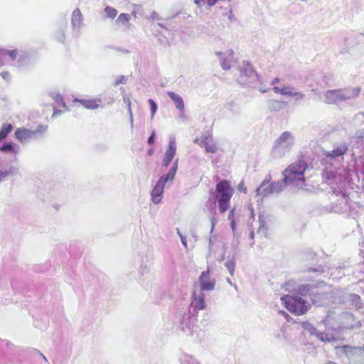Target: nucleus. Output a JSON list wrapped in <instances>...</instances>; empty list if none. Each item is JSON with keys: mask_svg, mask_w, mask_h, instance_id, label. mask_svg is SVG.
<instances>
[{"mask_svg": "<svg viewBox=\"0 0 364 364\" xmlns=\"http://www.w3.org/2000/svg\"><path fill=\"white\" fill-rule=\"evenodd\" d=\"M310 292V285H300L291 294L281 297L282 304L295 316L304 315L311 309L310 303L305 299Z\"/></svg>", "mask_w": 364, "mask_h": 364, "instance_id": "nucleus-1", "label": "nucleus"}, {"mask_svg": "<svg viewBox=\"0 0 364 364\" xmlns=\"http://www.w3.org/2000/svg\"><path fill=\"white\" fill-rule=\"evenodd\" d=\"M307 168V162L304 156H301L296 162L289 165L282 172L283 182L286 185L303 186L306 182L304 173Z\"/></svg>", "mask_w": 364, "mask_h": 364, "instance_id": "nucleus-2", "label": "nucleus"}, {"mask_svg": "<svg viewBox=\"0 0 364 364\" xmlns=\"http://www.w3.org/2000/svg\"><path fill=\"white\" fill-rule=\"evenodd\" d=\"M234 194V188L231 183L227 180H221L215 185L214 192L215 203H218V211L223 214L230 208V200Z\"/></svg>", "mask_w": 364, "mask_h": 364, "instance_id": "nucleus-3", "label": "nucleus"}, {"mask_svg": "<svg viewBox=\"0 0 364 364\" xmlns=\"http://www.w3.org/2000/svg\"><path fill=\"white\" fill-rule=\"evenodd\" d=\"M178 159H177L174 161L169 172L166 175L161 176L151 191V200L154 203L157 204L161 202L166 183L168 181H172L173 180L178 169Z\"/></svg>", "mask_w": 364, "mask_h": 364, "instance_id": "nucleus-4", "label": "nucleus"}, {"mask_svg": "<svg viewBox=\"0 0 364 364\" xmlns=\"http://www.w3.org/2000/svg\"><path fill=\"white\" fill-rule=\"evenodd\" d=\"M37 130H29L25 128H18L15 132V136L19 141L24 143L33 139L37 134Z\"/></svg>", "mask_w": 364, "mask_h": 364, "instance_id": "nucleus-5", "label": "nucleus"}, {"mask_svg": "<svg viewBox=\"0 0 364 364\" xmlns=\"http://www.w3.org/2000/svg\"><path fill=\"white\" fill-rule=\"evenodd\" d=\"M176 152V145L173 140L170 141L168 146L166 149L165 155L162 159V165L164 167H167L171 161L173 160Z\"/></svg>", "mask_w": 364, "mask_h": 364, "instance_id": "nucleus-6", "label": "nucleus"}, {"mask_svg": "<svg viewBox=\"0 0 364 364\" xmlns=\"http://www.w3.org/2000/svg\"><path fill=\"white\" fill-rule=\"evenodd\" d=\"M199 282L203 290L210 291L215 287V282L210 280V271L208 269L201 273Z\"/></svg>", "mask_w": 364, "mask_h": 364, "instance_id": "nucleus-7", "label": "nucleus"}, {"mask_svg": "<svg viewBox=\"0 0 364 364\" xmlns=\"http://www.w3.org/2000/svg\"><path fill=\"white\" fill-rule=\"evenodd\" d=\"M74 102H79L86 109H95L101 105L102 100L100 98L75 99Z\"/></svg>", "mask_w": 364, "mask_h": 364, "instance_id": "nucleus-8", "label": "nucleus"}, {"mask_svg": "<svg viewBox=\"0 0 364 364\" xmlns=\"http://www.w3.org/2000/svg\"><path fill=\"white\" fill-rule=\"evenodd\" d=\"M191 305L197 310L205 309L206 305L205 304V296L203 293L200 291L197 294L196 291H194L192 295Z\"/></svg>", "mask_w": 364, "mask_h": 364, "instance_id": "nucleus-9", "label": "nucleus"}, {"mask_svg": "<svg viewBox=\"0 0 364 364\" xmlns=\"http://www.w3.org/2000/svg\"><path fill=\"white\" fill-rule=\"evenodd\" d=\"M273 90L275 93L280 94L282 95L297 97L299 99H302L304 97V95L302 93L296 92L293 87L288 86L282 88L274 87Z\"/></svg>", "mask_w": 364, "mask_h": 364, "instance_id": "nucleus-10", "label": "nucleus"}, {"mask_svg": "<svg viewBox=\"0 0 364 364\" xmlns=\"http://www.w3.org/2000/svg\"><path fill=\"white\" fill-rule=\"evenodd\" d=\"M201 144L207 153L214 154L218 151V146L210 136H203L201 137Z\"/></svg>", "mask_w": 364, "mask_h": 364, "instance_id": "nucleus-11", "label": "nucleus"}, {"mask_svg": "<svg viewBox=\"0 0 364 364\" xmlns=\"http://www.w3.org/2000/svg\"><path fill=\"white\" fill-rule=\"evenodd\" d=\"M348 151V146L346 144H342L337 146L331 151H326L325 156L328 158L336 159L339 156H343Z\"/></svg>", "mask_w": 364, "mask_h": 364, "instance_id": "nucleus-12", "label": "nucleus"}, {"mask_svg": "<svg viewBox=\"0 0 364 364\" xmlns=\"http://www.w3.org/2000/svg\"><path fill=\"white\" fill-rule=\"evenodd\" d=\"M325 95L326 103L334 104L341 98V91L338 90H328Z\"/></svg>", "mask_w": 364, "mask_h": 364, "instance_id": "nucleus-13", "label": "nucleus"}, {"mask_svg": "<svg viewBox=\"0 0 364 364\" xmlns=\"http://www.w3.org/2000/svg\"><path fill=\"white\" fill-rule=\"evenodd\" d=\"M167 95L173 101L176 108L178 109L180 111H183L184 103L182 97L173 92H168Z\"/></svg>", "mask_w": 364, "mask_h": 364, "instance_id": "nucleus-14", "label": "nucleus"}, {"mask_svg": "<svg viewBox=\"0 0 364 364\" xmlns=\"http://www.w3.org/2000/svg\"><path fill=\"white\" fill-rule=\"evenodd\" d=\"M83 16L79 9H76L73 12L72 23L73 26H80L82 22Z\"/></svg>", "mask_w": 364, "mask_h": 364, "instance_id": "nucleus-15", "label": "nucleus"}, {"mask_svg": "<svg viewBox=\"0 0 364 364\" xmlns=\"http://www.w3.org/2000/svg\"><path fill=\"white\" fill-rule=\"evenodd\" d=\"M13 129L14 127L11 124L4 123L0 130V141L5 139Z\"/></svg>", "mask_w": 364, "mask_h": 364, "instance_id": "nucleus-16", "label": "nucleus"}, {"mask_svg": "<svg viewBox=\"0 0 364 364\" xmlns=\"http://www.w3.org/2000/svg\"><path fill=\"white\" fill-rule=\"evenodd\" d=\"M17 50H1L0 51V57L4 58L5 56L8 55L11 60H14L17 57Z\"/></svg>", "mask_w": 364, "mask_h": 364, "instance_id": "nucleus-17", "label": "nucleus"}, {"mask_svg": "<svg viewBox=\"0 0 364 364\" xmlns=\"http://www.w3.org/2000/svg\"><path fill=\"white\" fill-rule=\"evenodd\" d=\"M105 12L107 14V17L114 18L117 15V11L111 6H106L105 9Z\"/></svg>", "mask_w": 364, "mask_h": 364, "instance_id": "nucleus-18", "label": "nucleus"}, {"mask_svg": "<svg viewBox=\"0 0 364 364\" xmlns=\"http://www.w3.org/2000/svg\"><path fill=\"white\" fill-rule=\"evenodd\" d=\"M129 21V16L127 14H121L117 19V23L122 24H128Z\"/></svg>", "mask_w": 364, "mask_h": 364, "instance_id": "nucleus-19", "label": "nucleus"}, {"mask_svg": "<svg viewBox=\"0 0 364 364\" xmlns=\"http://www.w3.org/2000/svg\"><path fill=\"white\" fill-rule=\"evenodd\" d=\"M0 151L3 152H14V149L12 143H5L0 147Z\"/></svg>", "mask_w": 364, "mask_h": 364, "instance_id": "nucleus-20", "label": "nucleus"}, {"mask_svg": "<svg viewBox=\"0 0 364 364\" xmlns=\"http://www.w3.org/2000/svg\"><path fill=\"white\" fill-rule=\"evenodd\" d=\"M225 267L229 271L230 274L232 276L235 272V264L233 261H228L225 264Z\"/></svg>", "mask_w": 364, "mask_h": 364, "instance_id": "nucleus-21", "label": "nucleus"}, {"mask_svg": "<svg viewBox=\"0 0 364 364\" xmlns=\"http://www.w3.org/2000/svg\"><path fill=\"white\" fill-rule=\"evenodd\" d=\"M336 348H341V350H342V352L345 354H348V353L350 352H352L353 350L355 348L354 347H352V346H342L341 347H336Z\"/></svg>", "mask_w": 364, "mask_h": 364, "instance_id": "nucleus-22", "label": "nucleus"}, {"mask_svg": "<svg viewBox=\"0 0 364 364\" xmlns=\"http://www.w3.org/2000/svg\"><path fill=\"white\" fill-rule=\"evenodd\" d=\"M149 103L150 107H151V117H154V115L155 114V113L157 110V105L155 103V102L151 99L149 100Z\"/></svg>", "mask_w": 364, "mask_h": 364, "instance_id": "nucleus-23", "label": "nucleus"}, {"mask_svg": "<svg viewBox=\"0 0 364 364\" xmlns=\"http://www.w3.org/2000/svg\"><path fill=\"white\" fill-rule=\"evenodd\" d=\"M237 188L240 192L243 193L245 194L247 193V188L243 181L239 183V184L237 186Z\"/></svg>", "mask_w": 364, "mask_h": 364, "instance_id": "nucleus-24", "label": "nucleus"}, {"mask_svg": "<svg viewBox=\"0 0 364 364\" xmlns=\"http://www.w3.org/2000/svg\"><path fill=\"white\" fill-rule=\"evenodd\" d=\"M55 101H56V102H57L59 105L62 106V107H64V108H65V107H66L65 103L64 102V101H63V97H62V96H60V95H58V96H56V97H55Z\"/></svg>", "mask_w": 364, "mask_h": 364, "instance_id": "nucleus-25", "label": "nucleus"}, {"mask_svg": "<svg viewBox=\"0 0 364 364\" xmlns=\"http://www.w3.org/2000/svg\"><path fill=\"white\" fill-rule=\"evenodd\" d=\"M127 77L122 75L117 79L115 84L117 85L119 84H125L127 82Z\"/></svg>", "mask_w": 364, "mask_h": 364, "instance_id": "nucleus-26", "label": "nucleus"}, {"mask_svg": "<svg viewBox=\"0 0 364 364\" xmlns=\"http://www.w3.org/2000/svg\"><path fill=\"white\" fill-rule=\"evenodd\" d=\"M9 173L8 171H4L0 170V181H1L3 178L9 176Z\"/></svg>", "mask_w": 364, "mask_h": 364, "instance_id": "nucleus-27", "label": "nucleus"}, {"mask_svg": "<svg viewBox=\"0 0 364 364\" xmlns=\"http://www.w3.org/2000/svg\"><path fill=\"white\" fill-rule=\"evenodd\" d=\"M235 213L234 209L231 210L228 214V220L232 221L234 220Z\"/></svg>", "mask_w": 364, "mask_h": 364, "instance_id": "nucleus-28", "label": "nucleus"}, {"mask_svg": "<svg viewBox=\"0 0 364 364\" xmlns=\"http://www.w3.org/2000/svg\"><path fill=\"white\" fill-rule=\"evenodd\" d=\"M154 138H155V134H154V132H153L151 134V135L149 136V138L148 139V143L149 144H153L154 142Z\"/></svg>", "mask_w": 364, "mask_h": 364, "instance_id": "nucleus-29", "label": "nucleus"}, {"mask_svg": "<svg viewBox=\"0 0 364 364\" xmlns=\"http://www.w3.org/2000/svg\"><path fill=\"white\" fill-rule=\"evenodd\" d=\"M222 67H223V69H225V70H228V69H229V68H230V64H229L228 63H227L226 61H223V62L222 63Z\"/></svg>", "mask_w": 364, "mask_h": 364, "instance_id": "nucleus-30", "label": "nucleus"}, {"mask_svg": "<svg viewBox=\"0 0 364 364\" xmlns=\"http://www.w3.org/2000/svg\"><path fill=\"white\" fill-rule=\"evenodd\" d=\"M290 136V133L288 132H284L281 136V139L285 140L287 139H288Z\"/></svg>", "mask_w": 364, "mask_h": 364, "instance_id": "nucleus-31", "label": "nucleus"}, {"mask_svg": "<svg viewBox=\"0 0 364 364\" xmlns=\"http://www.w3.org/2000/svg\"><path fill=\"white\" fill-rule=\"evenodd\" d=\"M1 75L6 80H9L10 78V74L8 72H4Z\"/></svg>", "mask_w": 364, "mask_h": 364, "instance_id": "nucleus-32", "label": "nucleus"}, {"mask_svg": "<svg viewBox=\"0 0 364 364\" xmlns=\"http://www.w3.org/2000/svg\"><path fill=\"white\" fill-rule=\"evenodd\" d=\"M279 82V79L276 77L274 78L272 82V84L274 85V84H277L278 82Z\"/></svg>", "mask_w": 364, "mask_h": 364, "instance_id": "nucleus-33", "label": "nucleus"}, {"mask_svg": "<svg viewBox=\"0 0 364 364\" xmlns=\"http://www.w3.org/2000/svg\"><path fill=\"white\" fill-rule=\"evenodd\" d=\"M231 228L233 230H235V220H232V221H231Z\"/></svg>", "mask_w": 364, "mask_h": 364, "instance_id": "nucleus-34", "label": "nucleus"}, {"mask_svg": "<svg viewBox=\"0 0 364 364\" xmlns=\"http://www.w3.org/2000/svg\"><path fill=\"white\" fill-rule=\"evenodd\" d=\"M211 223H212V228H213V227L215 226V225L216 223V220L215 218H212Z\"/></svg>", "mask_w": 364, "mask_h": 364, "instance_id": "nucleus-35", "label": "nucleus"}, {"mask_svg": "<svg viewBox=\"0 0 364 364\" xmlns=\"http://www.w3.org/2000/svg\"><path fill=\"white\" fill-rule=\"evenodd\" d=\"M203 0H194V3L198 6H200V2L202 1Z\"/></svg>", "mask_w": 364, "mask_h": 364, "instance_id": "nucleus-36", "label": "nucleus"}, {"mask_svg": "<svg viewBox=\"0 0 364 364\" xmlns=\"http://www.w3.org/2000/svg\"><path fill=\"white\" fill-rule=\"evenodd\" d=\"M281 312L284 316H285V317H287V318L289 317V315L287 312H285V311H281Z\"/></svg>", "mask_w": 364, "mask_h": 364, "instance_id": "nucleus-37", "label": "nucleus"}, {"mask_svg": "<svg viewBox=\"0 0 364 364\" xmlns=\"http://www.w3.org/2000/svg\"><path fill=\"white\" fill-rule=\"evenodd\" d=\"M326 364H337V363L335 362H333V361H328Z\"/></svg>", "mask_w": 364, "mask_h": 364, "instance_id": "nucleus-38", "label": "nucleus"}, {"mask_svg": "<svg viewBox=\"0 0 364 364\" xmlns=\"http://www.w3.org/2000/svg\"><path fill=\"white\" fill-rule=\"evenodd\" d=\"M58 112H56V111L55 110V111H54V112H53V116H54L55 114H58Z\"/></svg>", "mask_w": 364, "mask_h": 364, "instance_id": "nucleus-39", "label": "nucleus"}, {"mask_svg": "<svg viewBox=\"0 0 364 364\" xmlns=\"http://www.w3.org/2000/svg\"><path fill=\"white\" fill-rule=\"evenodd\" d=\"M151 154H152V150H150V151H149V155H151Z\"/></svg>", "mask_w": 364, "mask_h": 364, "instance_id": "nucleus-40", "label": "nucleus"}, {"mask_svg": "<svg viewBox=\"0 0 364 364\" xmlns=\"http://www.w3.org/2000/svg\"><path fill=\"white\" fill-rule=\"evenodd\" d=\"M277 102V103H280V104L283 103L282 102H279V101H277V102Z\"/></svg>", "mask_w": 364, "mask_h": 364, "instance_id": "nucleus-41", "label": "nucleus"}]
</instances>
